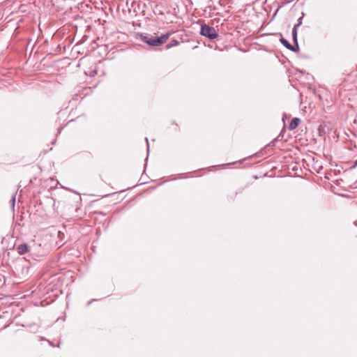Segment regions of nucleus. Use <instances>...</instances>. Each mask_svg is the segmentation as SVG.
<instances>
[{
	"label": "nucleus",
	"mask_w": 357,
	"mask_h": 357,
	"mask_svg": "<svg viewBox=\"0 0 357 357\" xmlns=\"http://www.w3.org/2000/svg\"><path fill=\"white\" fill-rule=\"evenodd\" d=\"M140 40L150 46H160L163 45L169 37V33L164 34L160 37L149 34H141Z\"/></svg>",
	"instance_id": "obj_1"
},
{
	"label": "nucleus",
	"mask_w": 357,
	"mask_h": 357,
	"mask_svg": "<svg viewBox=\"0 0 357 357\" xmlns=\"http://www.w3.org/2000/svg\"><path fill=\"white\" fill-rule=\"evenodd\" d=\"M200 34L210 40H213L218 36V33L215 28L206 24L201 25Z\"/></svg>",
	"instance_id": "obj_2"
},
{
	"label": "nucleus",
	"mask_w": 357,
	"mask_h": 357,
	"mask_svg": "<svg viewBox=\"0 0 357 357\" xmlns=\"http://www.w3.org/2000/svg\"><path fill=\"white\" fill-rule=\"evenodd\" d=\"M304 16V13H302L301 17H300L298 20V23L296 24L293 28L292 30V38L294 43L298 47V39H297V35H298V27L302 24L303 22V18Z\"/></svg>",
	"instance_id": "obj_3"
},
{
	"label": "nucleus",
	"mask_w": 357,
	"mask_h": 357,
	"mask_svg": "<svg viewBox=\"0 0 357 357\" xmlns=\"http://www.w3.org/2000/svg\"><path fill=\"white\" fill-rule=\"evenodd\" d=\"M280 40L281 43L285 47H287L288 50H291L292 52H297L298 50V47H296V48L294 47V45H291L289 43V42L287 40L284 39V38H280Z\"/></svg>",
	"instance_id": "obj_4"
},
{
	"label": "nucleus",
	"mask_w": 357,
	"mask_h": 357,
	"mask_svg": "<svg viewBox=\"0 0 357 357\" xmlns=\"http://www.w3.org/2000/svg\"><path fill=\"white\" fill-rule=\"evenodd\" d=\"M300 122L301 119L299 118H294L289 123V129L290 130L296 129L298 127Z\"/></svg>",
	"instance_id": "obj_5"
},
{
	"label": "nucleus",
	"mask_w": 357,
	"mask_h": 357,
	"mask_svg": "<svg viewBox=\"0 0 357 357\" xmlns=\"http://www.w3.org/2000/svg\"><path fill=\"white\" fill-rule=\"evenodd\" d=\"M17 250L20 255H24L29 252V246L26 244H20L17 247Z\"/></svg>",
	"instance_id": "obj_6"
},
{
	"label": "nucleus",
	"mask_w": 357,
	"mask_h": 357,
	"mask_svg": "<svg viewBox=\"0 0 357 357\" xmlns=\"http://www.w3.org/2000/svg\"><path fill=\"white\" fill-rule=\"evenodd\" d=\"M178 44V42L177 40H173L171 42L170 44L167 45V49H169L170 47L177 45Z\"/></svg>",
	"instance_id": "obj_7"
},
{
	"label": "nucleus",
	"mask_w": 357,
	"mask_h": 357,
	"mask_svg": "<svg viewBox=\"0 0 357 357\" xmlns=\"http://www.w3.org/2000/svg\"><path fill=\"white\" fill-rule=\"evenodd\" d=\"M10 202L11 206L13 208H14L15 203V194L13 195L12 198H11Z\"/></svg>",
	"instance_id": "obj_8"
},
{
	"label": "nucleus",
	"mask_w": 357,
	"mask_h": 357,
	"mask_svg": "<svg viewBox=\"0 0 357 357\" xmlns=\"http://www.w3.org/2000/svg\"><path fill=\"white\" fill-rule=\"evenodd\" d=\"M356 167H357V160L354 162V163L352 165L351 168H356Z\"/></svg>",
	"instance_id": "obj_9"
},
{
	"label": "nucleus",
	"mask_w": 357,
	"mask_h": 357,
	"mask_svg": "<svg viewBox=\"0 0 357 357\" xmlns=\"http://www.w3.org/2000/svg\"><path fill=\"white\" fill-rule=\"evenodd\" d=\"M146 144H147V149H148V151H149V140L147 138H146Z\"/></svg>",
	"instance_id": "obj_10"
}]
</instances>
